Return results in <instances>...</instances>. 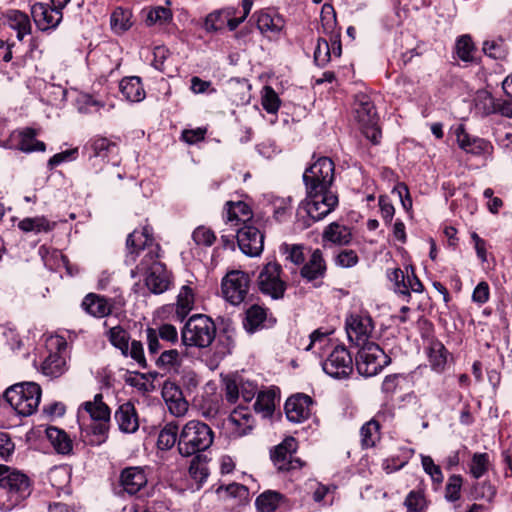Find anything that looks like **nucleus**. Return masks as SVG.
Listing matches in <instances>:
<instances>
[{
    "instance_id": "nucleus-18",
    "label": "nucleus",
    "mask_w": 512,
    "mask_h": 512,
    "mask_svg": "<svg viewBox=\"0 0 512 512\" xmlns=\"http://www.w3.org/2000/svg\"><path fill=\"white\" fill-rule=\"evenodd\" d=\"M32 18L41 31L55 29L62 21L63 13L53 6L44 3H35L31 7Z\"/></svg>"
},
{
    "instance_id": "nucleus-45",
    "label": "nucleus",
    "mask_w": 512,
    "mask_h": 512,
    "mask_svg": "<svg viewBox=\"0 0 512 512\" xmlns=\"http://www.w3.org/2000/svg\"><path fill=\"white\" fill-rule=\"evenodd\" d=\"M189 474L199 484L207 479L209 471L205 456L201 454L194 455L189 466Z\"/></svg>"
},
{
    "instance_id": "nucleus-62",
    "label": "nucleus",
    "mask_w": 512,
    "mask_h": 512,
    "mask_svg": "<svg viewBox=\"0 0 512 512\" xmlns=\"http://www.w3.org/2000/svg\"><path fill=\"white\" fill-rule=\"evenodd\" d=\"M309 344L305 347L306 351L310 350H322L326 346H328L330 339L328 337V333L321 332L320 330H315L310 334Z\"/></svg>"
},
{
    "instance_id": "nucleus-11",
    "label": "nucleus",
    "mask_w": 512,
    "mask_h": 512,
    "mask_svg": "<svg viewBox=\"0 0 512 512\" xmlns=\"http://www.w3.org/2000/svg\"><path fill=\"white\" fill-rule=\"evenodd\" d=\"M355 118L363 135L373 144H378L381 131L378 127V118L375 107L366 95L358 97L355 106Z\"/></svg>"
},
{
    "instance_id": "nucleus-38",
    "label": "nucleus",
    "mask_w": 512,
    "mask_h": 512,
    "mask_svg": "<svg viewBox=\"0 0 512 512\" xmlns=\"http://www.w3.org/2000/svg\"><path fill=\"white\" fill-rule=\"evenodd\" d=\"M266 321V309L259 305H253L246 311V317L243 325L248 332L253 333L256 330L265 327Z\"/></svg>"
},
{
    "instance_id": "nucleus-23",
    "label": "nucleus",
    "mask_w": 512,
    "mask_h": 512,
    "mask_svg": "<svg viewBox=\"0 0 512 512\" xmlns=\"http://www.w3.org/2000/svg\"><path fill=\"white\" fill-rule=\"evenodd\" d=\"M114 302V299L89 293L84 297L81 307L87 314L93 317L104 318L112 313Z\"/></svg>"
},
{
    "instance_id": "nucleus-53",
    "label": "nucleus",
    "mask_w": 512,
    "mask_h": 512,
    "mask_svg": "<svg viewBox=\"0 0 512 512\" xmlns=\"http://www.w3.org/2000/svg\"><path fill=\"white\" fill-rule=\"evenodd\" d=\"M475 50L472 39L469 35L461 36L456 43V52L458 57L463 61H471Z\"/></svg>"
},
{
    "instance_id": "nucleus-58",
    "label": "nucleus",
    "mask_w": 512,
    "mask_h": 512,
    "mask_svg": "<svg viewBox=\"0 0 512 512\" xmlns=\"http://www.w3.org/2000/svg\"><path fill=\"white\" fill-rule=\"evenodd\" d=\"M262 106L268 113H276L280 107V99L270 86H265L262 95Z\"/></svg>"
},
{
    "instance_id": "nucleus-50",
    "label": "nucleus",
    "mask_w": 512,
    "mask_h": 512,
    "mask_svg": "<svg viewBox=\"0 0 512 512\" xmlns=\"http://www.w3.org/2000/svg\"><path fill=\"white\" fill-rule=\"evenodd\" d=\"M321 23L325 34L336 33V13L332 5L324 4L321 10Z\"/></svg>"
},
{
    "instance_id": "nucleus-15",
    "label": "nucleus",
    "mask_w": 512,
    "mask_h": 512,
    "mask_svg": "<svg viewBox=\"0 0 512 512\" xmlns=\"http://www.w3.org/2000/svg\"><path fill=\"white\" fill-rule=\"evenodd\" d=\"M249 287V276L240 270L228 272L221 283L223 297L232 305H239L246 299Z\"/></svg>"
},
{
    "instance_id": "nucleus-12",
    "label": "nucleus",
    "mask_w": 512,
    "mask_h": 512,
    "mask_svg": "<svg viewBox=\"0 0 512 512\" xmlns=\"http://www.w3.org/2000/svg\"><path fill=\"white\" fill-rule=\"evenodd\" d=\"M110 343L121 351L125 357H131L141 368H147V362L144 354V347L141 341L133 340L129 342V334L121 326H114L108 331Z\"/></svg>"
},
{
    "instance_id": "nucleus-51",
    "label": "nucleus",
    "mask_w": 512,
    "mask_h": 512,
    "mask_svg": "<svg viewBox=\"0 0 512 512\" xmlns=\"http://www.w3.org/2000/svg\"><path fill=\"white\" fill-rule=\"evenodd\" d=\"M463 478L461 475H451L445 486V498L450 502L460 499Z\"/></svg>"
},
{
    "instance_id": "nucleus-17",
    "label": "nucleus",
    "mask_w": 512,
    "mask_h": 512,
    "mask_svg": "<svg viewBox=\"0 0 512 512\" xmlns=\"http://www.w3.org/2000/svg\"><path fill=\"white\" fill-rule=\"evenodd\" d=\"M240 250L251 257L261 254L264 247V235L260 230L251 225H244L234 230Z\"/></svg>"
},
{
    "instance_id": "nucleus-33",
    "label": "nucleus",
    "mask_w": 512,
    "mask_h": 512,
    "mask_svg": "<svg viewBox=\"0 0 512 512\" xmlns=\"http://www.w3.org/2000/svg\"><path fill=\"white\" fill-rule=\"evenodd\" d=\"M326 272V263L322 251L316 249L312 252L308 262L301 269V276L308 281L322 278Z\"/></svg>"
},
{
    "instance_id": "nucleus-27",
    "label": "nucleus",
    "mask_w": 512,
    "mask_h": 512,
    "mask_svg": "<svg viewBox=\"0 0 512 512\" xmlns=\"http://www.w3.org/2000/svg\"><path fill=\"white\" fill-rule=\"evenodd\" d=\"M257 28L262 34H278L284 27L282 16L271 9H262L255 12Z\"/></svg>"
},
{
    "instance_id": "nucleus-8",
    "label": "nucleus",
    "mask_w": 512,
    "mask_h": 512,
    "mask_svg": "<svg viewBox=\"0 0 512 512\" xmlns=\"http://www.w3.org/2000/svg\"><path fill=\"white\" fill-rule=\"evenodd\" d=\"M335 164L328 157L318 158L303 174L306 190L323 191L331 189L335 176Z\"/></svg>"
},
{
    "instance_id": "nucleus-37",
    "label": "nucleus",
    "mask_w": 512,
    "mask_h": 512,
    "mask_svg": "<svg viewBox=\"0 0 512 512\" xmlns=\"http://www.w3.org/2000/svg\"><path fill=\"white\" fill-rule=\"evenodd\" d=\"M46 436L58 453L67 454L72 450V440L64 430L51 426L46 429Z\"/></svg>"
},
{
    "instance_id": "nucleus-25",
    "label": "nucleus",
    "mask_w": 512,
    "mask_h": 512,
    "mask_svg": "<svg viewBox=\"0 0 512 512\" xmlns=\"http://www.w3.org/2000/svg\"><path fill=\"white\" fill-rule=\"evenodd\" d=\"M90 159H101L103 162H112L113 165L119 164L117 155L118 146L107 138H96L90 143Z\"/></svg>"
},
{
    "instance_id": "nucleus-56",
    "label": "nucleus",
    "mask_w": 512,
    "mask_h": 512,
    "mask_svg": "<svg viewBox=\"0 0 512 512\" xmlns=\"http://www.w3.org/2000/svg\"><path fill=\"white\" fill-rule=\"evenodd\" d=\"M231 15L229 11H215L210 13L205 19V27L208 31H217L226 24V18Z\"/></svg>"
},
{
    "instance_id": "nucleus-31",
    "label": "nucleus",
    "mask_w": 512,
    "mask_h": 512,
    "mask_svg": "<svg viewBox=\"0 0 512 512\" xmlns=\"http://www.w3.org/2000/svg\"><path fill=\"white\" fill-rule=\"evenodd\" d=\"M81 411L86 412L91 420L95 421H110L111 410L108 405L103 401V395L98 393L94 396L93 400L85 401L79 408Z\"/></svg>"
},
{
    "instance_id": "nucleus-6",
    "label": "nucleus",
    "mask_w": 512,
    "mask_h": 512,
    "mask_svg": "<svg viewBox=\"0 0 512 512\" xmlns=\"http://www.w3.org/2000/svg\"><path fill=\"white\" fill-rule=\"evenodd\" d=\"M157 258L158 255H154V251L151 249L148 254H145L137 269L146 273L147 288L154 294H162L170 288L171 275Z\"/></svg>"
},
{
    "instance_id": "nucleus-21",
    "label": "nucleus",
    "mask_w": 512,
    "mask_h": 512,
    "mask_svg": "<svg viewBox=\"0 0 512 512\" xmlns=\"http://www.w3.org/2000/svg\"><path fill=\"white\" fill-rule=\"evenodd\" d=\"M455 134L459 147L466 153L485 155L490 154L492 151L493 147L489 141L470 135L466 132L463 125H459L456 128Z\"/></svg>"
},
{
    "instance_id": "nucleus-1",
    "label": "nucleus",
    "mask_w": 512,
    "mask_h": 512,
    "mask_svg": "<svg viewBox=\"0 0 512 512\" xmlns=\"http://www.w3.org/2000/svg\"><path fill=\"white\" fill-rule=\"evenodd\" d=\"M33 491V481L23 471L0 464V510L11 511Z\"/></svg>"
},
{
    "instance_id": "nucleus-64",
    "label": "nucleus",
    "mask_w": 512,
    "mask_h": 512,
    "mask_svg": "<svg viewBox=\"0 0 512 512\" xmlns=\"http://www.w3.org/2000/svg\"><path fill=\"white\" fill-rule=\"evenodd\" d=\"M424 505V496L419 491H411L405 499V506L408 512H419L423 509Z\"/></svg>"
},
{
    "instance_id": "nucleus-7",
    "label": "nucleus",
    "mask_w": 512,
    "mask_h": 512,
    "mask_svg": "<svg viewBox=\"0 0 512 512\" xmlns=\"http://www.w3.org/2000/svg\"><path fill=\"white\" fill-rule=\"evenodd\" d=\"M356 358L358 372L365 377L377 375L386 367L391 359L375 342L360 345Z\"/></svg>"
},
{
    "instance_id": "nucleus-55",
    "label": "nucleus",
    "mask_w": 512,
    "mask_h": 512,
    "mask_svg": "<svg viewBox=\"0 0 512 512\" xmlns=\"http://www.w3.org/2000/svg\"><path fill=\"white\" fill-rule=\"evenodd\" d=\"M109 427L110 421H95V423L91 427L92 438L90 440V443L92 445H101L102 443H104L108 438Z\"/></svg>"
},
{
    "instance_id": "nucleus-5",
    "label": "nucleus",
    "mask_w": 512,
    "mask_h": 512,
    "mask_svg": "<svg viewBox=\"0 0 512 512\" xmlns=\"http://www.w3.org/2000/svg\"><path fill=\"white\" fill-rule=\"evenodd\" d=\"M216 336V325L207 315H192L185 323L181 337L186 346L207 348L214 341Z\"/></svg>"
},
{
    "instance_id": "nucleus-41",
    "label": "nucleus",
    "mask_w": 512,
    "mask_h": 512,
    "mask_svg": "<svg viewBox=\"0 0 512 512\" xmlns=\"http://www.w3.org/2000/svg\"><path fill=\"white\" fill-rule=\"evenodd\" d=\"M282 500V495L276 491L267 490L260 494L255 501L258 512H274Z\"/></svg>"
},
{
    "instance_id": "nucleus-39",
    "label": "nucleus",
    "mask_w": 512,
    "mask_h": 512,
    "mask_svg": "<svg viewBox=\"0 0 512 512\" xmlns=\"http://www.w3.org/2000/svg\"><path fill=\"white\" fill-rule=\"evenodd\" d=\"M492 463L488 453L475 452L468 464L469 474L474 479H480L491 468Z\"/></svg>"
},
{
    "instance_id": "nucleus-10",
    "label": "nucleus",
    "mask_w": 512,
    "mask_h": 512,
    "mask_svg": "<svg viewBox=\"0 0 512 512\" xmlns=\"http://www.w3.org/2000/svg\"><path fill=\"white\" fill-rule=\"evenodd\" d=\"M49 355L41 365L42 373L53 379L62 376L67 370V342L63 337L55 336L48 340Z\"/></svg>"
},
{
    "instance_id": "nucleus-22",
    "label": "nucleus",
    "mask_w": 512,
    "mask_h": 512,
    "mask_svg": "<svg viewBox=\"0 0 512 512\" xmlns=\"http://www.w3.org/2000/svg\"><path fill=\"white\" fill-rule=\"evenodd\" d=\"M147 474L143 467H126L120 474V485L130 495L138 493L147 485Z\"/></svg>"
},
{
    "instance_id": "nucleus-52",
    "label": "nucleus",
    "mask_w": 512,
    "mask_h": 512,
    "mask_svg": "<svg viewBox=\"0 0 512 512\" xmlns=\"http://www.w3.org/2000/svg\"><path fill=\"white\" fill-rule=\"evenodd\" d=\"M304 247L300 244H287L284 243L280 247V251L295 265L302 264L304 261Z\"/></svg>"
},
{
    "instance_id": "nucleus-24",
    "label": "nucleus",
    "mask_w": 512,
    "mask_h": 512,
    "mask_svg": "<svg viewBox=\"0 0 512 512\" xmlns=\"http://www.w3.org/2000/svg\"><path fill=\"white\" fill-rule=\"evenodd\" d=\"M252 210L248 204L242 201H228L225 205L226 224L231 226L251 225Z\"/></svg>"
},
{
    "instance_id": "nucleus-2",
    "label": "nucleus",
    "mask_w": 512,
    "mask_h": 512,
    "mask_svg": "<svg viewBox=\"0 0 512 512\" xmlns=\"http://www.w3.org/2000/svg\"><path fill=\"white\" fill-rule=\"evenodd\" d=\"M214 440V432L200 420L188 421L180 430L178 451L183 457H190L207 450Z\"/></svg>"
},
{
    "instance_id": "nucleus-20",
    "label": "nucleus",
    "mask_w": 512,
    "mask_h": 512,
    "mask_svg": "<svg viewBox=\"0 0 512 512\" xmlns=\"http://www.w3.org/2000/svg\"><path fill=\"white\" fill-rule=\"evenodd\" d=\"M162 397L172 415L181 417L188 411V402L176 383L165 381L162 387Z\"/></svg>"
},
{
    "instance_id": "nucleus-34",
    "label": "nucleus",
    "mask_w": 512,
    "mask_h": 512,
    "mask_svg": "<svg viewBox=\"0 0 512 512\" xmlns=\"http://www.w3.org/2000/svg\"><path fill=\"white\" fill-rule=\"evenodd\" d=\"M322 239L323 242L342 246L351 242L352 234L347 226L332 222L324 229Z\"/></svg>"
},
{
    "instance_id": "nucleus-16",
    "label": "nucleus",
    "mask_w": 512,
    "mask_h": 512,
    "mask_svg": "<svg viewBox=\"0 0 512 512\" xmlns=\"http://www.w3.org/2000/svg\"><path fill=\"white\" fill-rule=\"evenodd\" d=\"M323 371L332 378L346 379L353 371V360L344 346H335L322 363Z\"/></svg>"
},
{
    "instance_id": "nucleus-30",
    "label": "nucleus",
    "mask_w": 512,
    "mask_h": 512,
    "mask_svg": "<svg viewBox=\"0 0 512 512\" xmlns=\"http://www.w3.org/2000/svg\"><path fill=\"white\" fill-rule=\"evenodd\" d=\"M196 302L195 287L192 283L183 285L177 295L175 313L179 320H184L194 309Z\"/></svg>"
},
{
    "instance_id": "nucleus-48",
    "label": "nucleus",
    "mask_w": 512,
    "mask_h": 512,
    "mask_svg": "<svg viewBox=\"0 0 512 512\" xmlns=\"http://www.w3.org/2000/svg\"><path fill=\"white\" fill-rule=\"evenodd\" d=\"M502 102L497 101L490 93L484 91L477 96V106L483 110L486 115L500 112Z\"/></svg>"
},
{
    "instance_id": "nucleus-57",
    "label": "nucleus",
    "mask_w": 512,
    "mask_h": 512,
    "mask_svg": "<svg viewBox=\"0 0 512 512\" xmlns=\"http://www.w3.org/2000/svg\"><path fill=\"white\" fill-rule=\"evenodd\" d=\"M331 59V51L329 42L324 38H319L317 41V46L314 51V61L315 63L323 67L325 66Z\"/></svg>"
},
{
    "instance_id": "nucleus-44",
    "label": "nucleus",
    "mask_w": 512,
    "mask_h": 512,
    "mask_svg": "<svg viewBox=\"0 0 512 512\" xmlns=\"http://www.w3.org/2000/svg\"><path fill=\"white\" fill-rule=\"evenodd\" d=\"M380 425L375 420L366 422L360 430L361 443L364 447H373L380 438Z\"/></svg>"
},
{
    "instance_id": "nucleus-35",
    "label": "nucleus",
    "mask_w": 512,
    "mask_h": 512,
    "mask_svg": "<svg viewBox=\"0 0 512 512\" xmlns=\"http://www.w3.org/2000/svg\"><path fill=\"white\" fill-rule=\"evenodd\" d=\"M119 87L123 96L130 102H140L145 98L143 84L137 76L123 78Z\"/></svg>"
},
{
    "instance_id": "nucleus-61",
    "label": "nucleus",
    "mask_w": 512,
    "mask_h": 512,
    "mask_svg": "<svg viewBox=\"0 0 512 512\" xmlns=\"http://www.w3.org/2000/svg\"><path fill=\"white\" fill-rule=\"evenodd\" d=\"M388 278L391 282L394 283V291L400 295L402 293H407V287L405 285L407 272L404 273L400 268H395L392 271L388 272Z\"/></svg>"
},
{
    "instance_id": "nucleus-19",
    "label": "nucleus",
    "mask_w": 512,
    "mask_h": 512,
    "mask_svg": "<svg viewBox=\"0 0 512 512\" xmlns=\"http://www.w3.org/2000/svg\"><path fill=\"white\" fill-rule=\"evenodd\" d=\"M313 400L306 394H296L289 397L285 403L287 419L294 423H300L311 415Z\"/></svg>"
},
{
    "instance_id": "nucleus-46",
    "label": "nucleus",
    "mask_w": 512,
    "mask_h": 512,
    "mask_svg": "<svg viewBox=\"0 0 512 512\" xmlns=\"http://www.w3.org/2000/svg\"><path fill=\"white\" fill-rule=\"evenodd\" d=\"M111 27L116 33H123L128 30L131 23V12L122 8H116L111 15Z\"/></svg>"
},
{
    "instance_id": "nucleus-14",
    "label": "nucleus",
    "mask_w": 512,
    "mask_h": 512,
    "mask_svg": "<svg viewBox=\"0 0 512 512\" xmlns=\"http://www.w3.org/2000/svg\"><path fill=\"white\" fill-rule=\"evenodd\" d=\"M297 448L295 438L287 437L270 451V458L278 471L290 472L303 466L302 460L296 456Z\"/></svg>"
},
{
    "instance_id": "nucleus-29",
    "label": "nucleus",
    "mask_w": 512,
    "mask_h": 512,
    "mask_svg": "<svg viewBox=\"0 0 512 512\" xmlns=\"http://www.w3.org/2000/svg\"><path fill=\"white\" fill-rule=\"evenodd\" d=\"M127 247L131 254L141 249H148L146 253L148 254L152 249L154 255H158L157 251L159 250V246L153 244L151 230L148 227H144L141 231L134 230L130 233L127 238Z\"/></svg>"
},
{
    "instance_id": "nucleus-59",
    "label": "nucleus",
    "mask_w": 512,
    "mask_h": 512,
    "mask_svg": "<svg viewBox=\"0 0 512 512\" xmlns=\"http://www.w3.org/2000/svg\"><path fill=\"white\" fill-rule=\"evenodd\" d=\"M421 463L424 471L437 483L443 482V473L439 465H436L430 456L421 455Z\"/></svg>"
},
{
    "instance_id": "nucleus-63",
    "label": "nucleus",
    "mask_w": 512,
    "mask_h": 512,
    "mask_svg": "<svg viewBox=\"0 0 512 512\" xmlns=\"http://www.w3.org/2000/svg\"><path fill=\"white\" fill-rule=\"evenodd\" d=\"M503 90L509 100L502 101L500 113L506 117H512V75L503 81Z\"/></svg>"
},
{
    "instance_id": "nucleus-32",
    "label": "nucleus",
    "mask_w": 512,
    "mask_h": 512,
    "mask_svg": "<svg viewBox=\"0 0 512 512\" xmlns=\"http://www.w3.org/2000/svg\"><path fill=\"white\" fill-rule=\"evenodd\" d=\"M5 18L11 29L17 32V39L22 41L25 36L30 35L32 31L29 16L17 9H10L5 13Z\"/></svg>"
},
{
    "instance_id": "nucleus-9",
    "label": "nucleus",
    "mask_w": 512,
    "mask_h": 512,
    "mask_svg": "<svg viewBox=\"0 0 512 512\" xmlns=\"http://www.w3.org/2000/svg\"><path fill=\"white\" fill-rule=\"evenodd\" d=\"M259 291L273 300L284 297L287 289L286 281L282 278V267L277 262H268L260 270L257 277Z\"/></svg>"
},
{
    "instance_id": "nucleus-36",
    "label": "nucleus",
    "mask_w": 512,
    "mask_h": 512,
    "mask_svg": "<svg viewBox=\"0 0 512 512\" xmlns=\"http://www.w3.org/2000/svg\"><path fill=\"white\" fill-rule=\"evenodd\" d=\"M56 226V223L50 221L45 216L26 217L18 223V228L25 232L48 233L52 231Z\"/></svg>"
},
{
    "instance_id": "nucleus-3",
    "label": "nucleus",
    "mask_w": 512,
    "mask_h": 512,
    "mask_svg": "<svg viewBox=\"0 0 512 512\" xmlns=\"http://www.w3.org/2000/svg\"><path fill=\"white\" fill-rule=\"evenodd\" d=\"M337 205L338 196L331 189L323 191L306 190V198L301 202L297 215L304 217L303 214H306L307 219L304 220V225L309 227L330 214Z\"/></svg>"
},
{
    "instance_id": "nucleus-28",
    "label": "nucleus",
    "mask_w": 512,
    "mask_h": 512,
    "mask_svg": "<svg viewBox=\"0 0 512 512\" xmlns=\"http://www.w3.org/2000/svg\"><path fill=\"white\" fill-rule=\"evenodd\" d=\"M228 423L231 427L232 432L237 436L241 437L247 435L254 426V419L252 414L243 407L234 409L229 418Z\"/></svg>"
},
{
    "instance_id": "nucleus-47",
    "label": "nucleus",
    "mask_w": 512,
    "mask_h": 512,
    "mask_svg": "<svg viewBox=\"0 0 512 512\" xmlns=\"http://www.w3.org/2000/svg\"><path fill=\"white\" fill-rule=\"evenodd\" d=\"M446 353L447 351L441 343H435L431 346L429 362L435 371L440 372L444 369L447 360Z\"/></svg>"
},
{
    "instance_id": "nucleus-54",
    "label": "nucleus",
    "mask_w": 512,
    "mask_h": 512,
    "mask_svg": "<svg viewBox=\"0 0 512 512\" xmlns=\"http://www.w3.org/2000/svg\"><path fill=\"white\" fill-rule=\"evenodd\" d=\"M155 364L160 369H170L180 361V354L176 349L163 351L158 357H155Z\"/></svg>"
},
{
    "instance_id": "nucleus-43",
    "label": "nucleus",
    "mask_w": 512,
    "mask_h": 512,
    "mask_svg": "<svg viewBox=\"0 0 512 512\" xmlns=\"http://www.w3.org/2000/svg\"><path fill=\"white\" fill-rule=\"evenodd\" d=\"M35 135V130L31 128H27L22 131L20 133L21 139L19 141L18 148L23 152L45 151V143L36 140Z\"/></svg>"
},
{
    "instance_id": "nucleus-40",
    "label": "nucleus",
    "mask_w": 512,
    "mask_h": 512,
    "mask_svg": "<svg viewBox=\"0 0 512 512\" xmlns=\"http://www.w3.org/2000/svg\"><path fill=\"white\" fill-rule=\"evenodd\" d=\"M276 393L273 390L260 391L254 403V409L263 417H270L275 409Z\"/></svg>"
},
{
    "instance_id": "nucleus-49",
    "label": "nucleus",
    "mask_w": 512,
    "mask_h": 512,
    "mask_svg": "<svg viewBox=\"0 0 512 512\" xmlns=\"http://www.w3.org/2000/svg\"><path fill=\"white\" fill-rule=\"evenodd\" d=\"M472 495L475 499L491 502L496 495V487L490 481L477 482L473 485Z\"/></svg>"
},
{
    "instance_id": "nucleus-60",
    "label": "nucleus",
    "mask_w": 512,
    "mask_h": 512,
    "mask_svg": "<svg viewBox=\"0 0 512 512\" xmlns=\"http://www.w3.org/2000/svg\"><path fill=\"white\" fill-rule=\"evenodd\" d=\"M192 238L197 245L211 246L216 236L211 229L199 226L194 230Z\"/></svg>"
},
{
    "instance_id": "nucleus-26",
    "label": "nucleus",
    "mask_w": 512,
    "mask_h": 512,
    "mask_svg": "<svg viewBox=\"0 0 512 512\" xmlns=\"http://www.w3.org/2000/svg\"><path fill=\"white\" fill-rule=\"evenodd\" d=\"M115 420L123 433H135L139 428V418L131 402L123 403L115 412Z\"/></svg>"
},
{
    "instance_id": "nucleus-4",
    "label": "nucleus",
    "mask_w": 512,
    "mask_h": 512,
    "mask_svg": "<svg viewBox=\"0 0 512 512\" xmlns=\"http://www.w3.org/2000/svg\"><path fill=\"white\" fill-rule=\"evenodd\" d=\"M41 393L37 383L25 382L14 384L6 389L4 397L18 415L30 416L39 406Z\"/></svg>"
},
{
    "instance_id": "nucleus-42",
    "label": "nucleus",
    "mask_w": 512,
    "mask_h": 512,
    "mask_svg": "<svg viewBox=\"0 0 512 512\" xmlns=\"http://www.w3.org/2000/svg\"><path fill=\"white\" fill-rule=\"evenodd\" d=\"M179 428L174 422L167 423L158 435L157 445L162 450L172 448L175 443H178Z\"/></svg>"
},
{
    "instance_id": "nucleus-13",
    "label": "nucleus",
    "mask_w": 512,
    "mask_h": 512,
    "mask_svg": "<svg viewBox=\"0 0 512 512\" xmlns=\"http://www.w3.org/2000/svg\"><path fill=\"white\" fill-rule=\"evenodd\" d=\"M374 328L373 319L367 312H353L346 317L345 329L347 337L356 346L369 343Z\"/></svg>"
}]
</instances>
